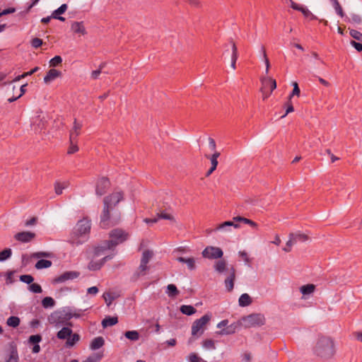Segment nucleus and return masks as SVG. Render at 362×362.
Listing matches in <instances>:
<instances>
[{
    "label": "nucleus",
    "instance_id": "obj_1",
    "mask_svg": "<svg viewBox=\"0 0 362 362\" xmlns=\"http://www.w3.org/2000/svg\"><path fill=\"white\" fill-rule=\"evenodd\" d=\"M123 199V193L114 192L104 198V208L100 215V226L103 228L115 226L120 221V212L115 209L116 205Z\"/></svg>",
    "mask_w": 362,
    "mask_h": 362
},
{
    "label": "nucleus",
    "instance_id": "obj_2",
    "mask_svg": "<svg viewBox=\"0 0 362 362\" xmlns=\"http://www.w3.org/2000/svg\"><path fill=\"white\" fill-rule=\"evenodd\" d=\"M129 238V234L121 228H115L110 233V240L101 243L95 247V256H101L107 250H110L117 245L124 243Z\"/></svg>",
    "mask_w": 362,
    "mask_h": 362
},
{
    "label": "nucleus",
    "instance_id": "obj_3",
    "mask_svg": "<svg viewBox=\"0 0 362 362\" xmlns=\"http://www.w3.org/2000/svg\"><path fill=\"white\" fill-rule=\"evenodd\" d=\"M314 354L322 358L329 359L335 354L333 339L329 337L320 336L313 347Z\"/></svg>",
    "mask_w": 362,
    "mask_h": 362
},
{
    "label": "nucleus",
    "instance_id": "obj_4",
    "mask_svg": "<svg viewBox=\"0 0 362 362\" xmlns=\"http://www.w3.org/2000/svg\"><path fill=\"white\" fill-rule=\"evenodd\" d=\"M214 268L218 274H224L227 276L224 280V284L226 290L231 291L233 289L234 281L235 279V269L234 267H228L226 260L220 259L214 263Z\"/></svg>",
    "mask_w": 362,
    "mask_h": 362
},
{
    "label": "nucleus",
    "instance_id": "obj_5",
    "mask_svg": "<svg viewBox=\"0 0 362 362\" xmlns=\"http://www.w3.org/2000/svg\"><path fill=\"white\" fill-rule=\"evenodd\" d=\"M90 221L89 219L84 218L78 221L76 223L74 233L78 237H83L90 232Z\"/></svg>",
    "mask_w": 362,
    "mask_h": 362
},
{
    "label": "nucleus",
    "instance_id": "obj_6",
    "mask_svg": "<svg viewBox=\"0 0 362 362\" xmlns=\"http://www.w3.org/2000/svg\"><path fill=\"white\" fill-rule=\"evenodd\" d=\"M228 320H224L218 324L217 327L221 329L219 332L220 334L228 335L235 333L241 322L240 320H238V322H233L229 325H228Z\"/></svg>",
    "mask_w": 362,
    "mask_h": 362
},
{
    "label": "nucleus",
    "instance_id": "obj_7",
    "mask_svg": "<svg viewBox=\"0 0 362 362\" xmlns=\"http://www.w3.org/2000/svg\"><path fill=\"white\" fill-rule=\"evenodd\" d=\"M202 254L205 258L216 259L223 257V252L220 247L208 246L202 251Z\"/></svg>",
    "mask_w": 362,
    "mask_h": 362
},
{
    "label": "nucleus",
    "instance_id": "obj_8",
    "mask_svg": "<svg viewBox=\"0 0 362 362\" xmlns=\"http://www.w3.org/2000/svg\"><path fill=\"white\" fill-rule=\"evenodd\" d=\"M210 318H198L192 325V337H197L201 335L204 329L205 326L209 321Z\"/></svg>",
    "mask_w": 362,
    "mask_h": 362
},
{
    "label": "nucleus",
    "instance_id": "obj_9",
    "mask_svg": "<svg viewBox=\"0 0 362 362\" xmlns=\"http://www.w3.org/2000/svg\"><path fill=\"white\" fill-rule=\"evenodd\" d=\"M98 257L99 256H97V257L95 256V250H94L93 252L92 259L88 265V269L89 270H90V271L99 270L103 266V264H105V262L107 260L112 259V256L107 255V256L103 257L102 259H100L99 260L95 259Z\"/></svg>",
    "mask_w": 362,
    "mask_h": 362
},
{
    "label": "nucleus",
    "instance_id": "obj_10",
    "mask_svg": "<svg viewBox=\"0 0 362 362\" xmlns=\"http://www.w3.org/2000/svg\"><path fill=\"white\" fill-rule=\"evenodd\" d=\"M299 291L302 294L301 299H308L315 291V286L313 284L303 285L299 288Z\"/></svg>",
    "mask_w": 362,
    "mask_h": 362
},
{
    "label": "nucleus",
    "instance_id": "obj_11",
    "mask_svg": "<svg viewBox=\"0 0 362 362\" xmlns=\"http://www.w3.org/2000/svg\"><path fill=\"white\" fill-rule=\"evenodd\" d=\"M42 341V336L40 334H34L29 337L28 342L30 345H33L32 352L37 354L40 351V346L38 344Z\"/></svg>",
    "mask_w": 362,
    "mask_h": 362
},
{
    "label": "nucleus",
    "instance_id": "obj_12",
    "mask_svg": "<svg viewBox=\"0 0 362 362\" xmlns=\"http://www.w3.org/2000/svg\"><path fill=\"white\" fill-rule=\"evenodd\" d=\"M71 30L73 33L78 35H85L87 33L83 21L72 22L71 23Z\"/></svg>",
    "mask_w": 362,
    "mask_h": 362
},
{
    "label": "nucleus",
    "instance_id": "obj_13",
    "mask_svg": "<svg viewBox=\"0 0 362 362\" xmlns=\"http://www.w3.org/2000/svg\"><path fill=\"white\" fill-rule=\"evenodd\" d=\"M110 186V182L107 178L103 177L100 179L97 183L95 192L99 196L105 194L106 189Z\"/></svg>",
    "mask_w": 362,
    "mask_h": 362
},
{
    "label": "nucleus",
    "instance_id": "obj_14",
    "mask_svg": "<svg viewBox=\"0 0 362 362\" xmlns=\"http://www.w3.org/2000/svg\"><path fill=\"white\" fill-rule=\"evenodd\" d=\"M35 237V234L29 232V231H23L21 233H18L15 235V238L22 243H28L31 241Z\"/></svg>",
    "mask_w": 362,
    "mask_h": 362
},
{
    "label": "nucleus",
    "instance_id": "obj_15",
    "mask_svg": "<svg viewBox=\"0 0 362 362\" xmlns=\"http://www.w3.org/2000/svg\"><path fill=\"white\" fill-rule=\"evenodd\" d=\"M82 124L74 119V126L70 131L69 141H77V137L81 133Z\"/></svg>",
    "mask_w": 362,
    "mask_h": 362
},
{
    "label": "nucleus",
    "instance_id": "obj_16",
    "mask_svg": "<svg viewBox=\"0 0 362 362\" xmlns=\"http://www.w3.org/2000/svg\"><path fill=\"white\" fill-rule=\"evenodd\" d=\"M19 356L16 345L13 343L10 345L9 355L6 360V362H18Z\"/></svg>",
    "mask_w": 362,
    "mask_h": 362
},
{
    "label": "nucleus",
    "instance_id": "obj_17",
    "mask_svg": "<svg viewBox=\"0 0 362 362\" xmlns=\"http://www.w3.org/2000/svg\"><path fill=\"white\" fill-rule=\"evenodd\" d=\"M61 74V71L54 69H52L49 70L47 75L44 77V82L48 84L55 80L57 78L59 77Z\"/></svg>",
    "mask_w": 362,
    "mask_h": 362
},
{
    "label": "nucleus",
    "instance_id": "obj_18",
    "mask_svg": "<svg viewBox=\"0 0 362 362\" xmlns=\"http://www.w3.org/2000/svg\"><path fill=\"white\" fill-rule=\"evenodd\" d=\"M235 221H226L218 225L215 229V231L221 230L223 232H228L230 230V227L233 226L235 228H239V225L235 223Z\"/></svg>",
    "mask_w": 362,
    "mask_h": 362
},
{
    "label": "nucleus",
    "instance_id": "obj_19",
    "mask_svg": "<svg viewBox=\"0 0 362 362\" xmlns=\"http://www.w3.org/2000/svg\"><path fill=\"white\" fill-rule=\"evenodd\" d=\"M262 84L263 88H267V87H270L271 92H272L276 88V82L274 79L269 77L262 78Z\"/></svg>",
    "mask_w": 362,
    "mask_h": 362
},
{
    "label": "nucleus",
    "instance_id": "obj_20",
    "mask_svg": "<svg viewBox=\"0 0 362 362\" xmlns=\"http://www.w3.org/2000/svg\"><path fill=\"white\" fill-rule=\"evenodd\" d=\"M177 260L182 263H185L187 267L190 270H194L196 268L195 259L194 257H179Z\"/></svg>",
    "mask_w": 362,
    "mask_h": 362
},
{
    "label": "nucleus",
    "instance_id": "obj_21",
    "mask_svg": "<svg viewBox=\"0 0 362 362\" xmlns=\"http://www.w3.org/2000/svg\"><path fill=\"white\" fill-rule=\"evenodd\" d=\"M66 9L67 5L66 4L61 5L57 9L53 11L52 17L61 21H64L65 18L64 17L59 16V15L63 14L66 11Z\"/></svg>",
    "mask_w": 362,
    "mask_h": 362
},
{
    "label": "nucleus",
    "instance_id": "obj_22",
    "mask_svg": "<svg viewBox=\"0 0 362 362\" xmlns=\"http://www.w3.org/2000/svg\"><path fill=\"white\" fill-rule=\"evenodd\" d=\"M105 344V340L103 337H97L94 338L90 344L91 350H97L101 348Z\"/></svg>",
    "mask_w": 362,
    "mask_h": 362
},
{
    "label": "nucleus",
    "instance_id": "obj_23",
    "mask_svg": "<svg viewBox=\"0 0 362 362\" xmlns=\"http://www.w3.org/2000/svg\"><path fill=\"white\" fill-rule=\"evenodd\" d=\"M289 238H291L295 243H296L298 241L305 242L306 240H308V237L307 235L300 233H290Z\"/></svg>",
    "mask_w": 362,
    "mask_h": 362
},
{
    "label": "nucleus",
    "instance_id": "obj_24",
    "mask_svg": "<svg viewBox=\"0 0 362 362\" xmlns=\"http://www.w3.org/2000/svg\"><path fill=\"white\" fill-rule=\"evenodd\" d=\"M78 275L79 274L76 272H66L59 277V281H65L66 280L74 279L77 278Z\"/></svg>",
    "mask_w": 362,
    "mask_h": 362
},
{
    "label": "nucleus",
    "instance_id": "obj_25",
    "mask_svg": "<svg viewBox=\"0 0 362 362\" xmlns=\"http://www.w3.org/2000/svg\"><path fill=\"white\" fill-rule=\"evenodd\" d=\"M231 46H232V55H231L230 66L232 67L233 69H235V68H236L235 64H236V61L238 59V50H237V47H236L235 44L233 42H231Z\"/></svg>",
    "mask_w": 362,
    "mask_h": 362
},
{
    "label": "nucleus",
    "instance_id": "obj_26",
    "mask_svg": "<svg viewBox=\"0 0 362 362\" xmlns=\"http://www.w3.org/2000/svg\"><path fill=\"white\" fill-rule=\"evenodd\" d=\"M238 303L242 307L247 306L252 303L251 297L247 293H243L239 298Z\"/></svg>",
    "mask_w": 362,
    "mask_h": 362
},
{
    "label": "nucleus",
    "instance_id": "obj_27",
    "mask_svg": "<svg viewBox=\"0 0 362 362\" xmlns=\"http://www.w3.org/2000/svg\"><path fill=\"white\" fill-rule=\"evenodd\" d=\"M72 334V330L69 327H63L57 333V337L60 339H67Z\"/></svg>",
    "mask_w": 362,
    "mask_h": 362
},
{
    "label": "nucleus",
    "instance_id": "obj_28",
    "mask_svg": "<svg viewBox=\"0 0 362 362\" xmlns=\"http://www.w3.org/2000/svg\"><path fill=\"white\" fill-rule=\"evenodd\" d=\"M148 264L143 263L142 262H140L139 267H138L135 275L137 276V277L141 276H144L146 274L147 272L149 269V267L147 265Z\"/></svg>",
    "mask_w": 362,
    "mask_h": 362
},
{
    "label": "nucleus",
    "instance_id": "obj_29",
    "mask_svg": "<svg viewBox=\"0 0 362 362\" xmlns=\"http://www.w3.org/2000/svg\"><path fill=\"white\" fill-rule=\"evenodd\" d=\"M233 220L235 222H243L245 224H247L249 226H250L252 228H257V224L254 222L253 221L250 220V219H248V218H244V217H242V216H235V217H233Z\"/></svg>",
    "mask_w": 362,
    "mask_h": 362
},
{
    "label": "nucleus",
    "instance_id": "obj_30",
    "mask_svg": "<svg viewBox=\"0 0 362 362\" xmlns=\"http://www.w3.org/2000/svg\"><path fill=\"white\" fill-rule=\"evenodd\" d=\"M107 306H110L112 301L117 298V295L112 292H105L103 296Z\"/></svg>",
    "mask_w": 362,
    "mask_h": 362
},
{
    "label": "nucleus",
    "instance_id": "obj_31",
    "mask_svg": "<svg viewBox=\"0 0 362 362\" xmlns=\"http://www.w3.org/2000/svg\"><path fill=\"white\" fill-rule=\"evenodd\" d=\"M103 357V351L97 352L92 356H90L86 360L83 362H99Z\"/></svg>",
    "mask_w": 362,
    "mask_h": 362
},
{
    "label": "nucleus",
    "instance_id": "obj_32",
    "mask_svg": "<svg viewBox=\"0 0 362 362\" xmlns=\"http://www.w3.org/2000/svg\"><path fill=\"white\" fill-rule=\"evenodd\" d=\"M52 266V262L47 259H40L35 264V268L37 269H42L49 268Z\"/></svg>",
    "mask_w": 362,
    "mask_h": 362
},
{
    "label": "nucleus",
    "instance_id": "obj_33",
    "mask_svg": "<svg viewBox=\"0 0 362 362\" xmlns=\"http://www.w3.org/2000/svg\"><path fill=\"white\" fill-rule=\"evenodd\" d=\"M153 256V252L149 250H146L142 252L141 262L148 264Z\"/></svg>",
    "mask_w": 362,
    "mask_h": 362
},
{
    "label": "nucleus",
    "instance_id": "obj_34",
    "mask_svg": "<svg viewBox=\"0 0 362 362\" xmlns=\"http://www.w3.org/2000/svg\"><path fill=\"white\" fill-rule=\"evenodd\" d=\"M166 293L169 297L174 298L179 294V291L174 284H169L167 286Z\"/></svg>",
    "mask_w": 362,
    "mask_h": 362
},
{
    "label": "nucleus",
    "instance_id": "obj_35",
    "mask_svg": "<svg viewBox=\"0 0 362 362\" xmlns=\"http://www.w3.org/2000/svg\"><path fill=\"white\" fill-rule=\"evenodd\" d=\"M69 186V182H56L54 185V190L57 194H62V192L64 189L67 188Z\"/></svg>",
    "mask_w": 362,
    "mask_h": 362
},
{
    "label": "nucleus",
    "instance_id": "obj_36",
    "mask_svg": "<svg viewBox=\"0 0 362 362\" xmlns=\"http://www.w3.org/2000/svg\"><path fill=\"white\" fill-rule=\"evenodd\" d=\"M180 311L182 314L186 315H192L195 313V308L192 305H182Z\"/></svg>",
    "mask_w": 362,
    "mask_h": 362
},
{
    "label": "nucleus",
    "instance_id": "obj_37",
    "mask_svg": "<svg viewBox=\"0 0 362 362\" xmlns=\"http://www.w3.org/2000/svg\"><path fill=\"white\" fill-rule=\"evenodd\" d=\"M124 336L132 341H137L139 339V333L136 330L127 331Z\"/></svg>",
    "mask_w": 362,
    "mask_h": 362
},
{
    "label": "nucleus",
    "instance_id": "obj_38",
    "mask_svg": "<svg viewBox=\"0 0 362 362\" xmlns=\"http://www.w3.org/2000/svg\"><path fill=\"white\" fill-rule=\"evenodd\" d=\"M118 322V318H103L102 325L104 328L116 325Z\"/></svg>",
    "mask_w": 362,
    "mask_h": 362
},
{
    "label": "nucleus",
    "instance_id": "obj_39",
    "mask_svg": "<svg viewBox=\"0 0 362 362\" xmlns=\"http://www.w3.org/2000/svg\"><path fill=\"white\" fill-rule=\"evenodd\" d=\"M54 304V300L51 297H45L42 300V305L45 308H52Z\"/></svg>",
    "mask_w": 362,
    "mask_h": 362
},
{
    "label": "nucleus",
    "instance_id": "obj_40",
    "mask_svg": "<svg viewBox=\"0 0 362 362\" xmlns=\"http://www.w3.org/2000/svg\"><path fill=\"white\" fill-rule=\"evenodd\" d=\"M80 337L78 334H71L66 339V344L69 346H73L78 340Z\"/></svg>",
    "mask_w": 362,
    "mask_h": 362
},
{
    "label": "nucleus",
    "instance_id": "obj_41",
    "mask_svg": "<svg viewBox=\"0 0 362 362\" xmlns=\"http://www.w3.org/2000/svg\"><path fill=\"white\" fill-rule=\"evenodd\" d=\"M12 254V251L11 249H5L3 251L0 252V261H4L9 258Z\"/></svg>",
    "mask_w": 362,
    "mask_h": 362
},
{
    "label": "nucleus",
    "instance_id": "obj_42",
    "mask_svg": "<svg viewBox=\"0 0 362 362\" xmlns=\"http://www.w3.org/2000/svg\"><path fill=\"white\" fill-rule=\"evenodd\" d=\"M299 11H300L306 18H310V19L315 18V16L308 10V8L303 6H301V7L299 9Z\"/></svg>",
    "mask_w": 362,
    "mask_h": 362
},
{
    "label": "nucleus",
    "instance_id": "obj_43",
    "mask_svg": "<svg viewBox=\"0 0 362 362\" xmlns=\"http://www.w3.org/2000/svg\"><path fill=\"white\" fill-rule=\"evenodd\" d=\"M28 289L30 291L35 293H40L42 291L40 285L38 284H35V283L31 284L29 286Z\"/></svg>",
    "mask_w": 362,
    "mask_h": 362
},
{
    "label": "nucleus",
    "instance_id": "obj_44",
    "mask_svg": "<svg viewBox=\"0 0 362 362\" xmlns=\"http://www.w3.org/2000/svg\"><path fill=\"white\" fill-rule=\"evenodd\" d=\"M203 346L206 349L214 350L216 346L212 339H206L203 341Z\"/></svg>",
    "mask_w": 362,
    "mask_h": 362
},
{
    "label": "nucleus",
    "instance_id": "obj_45",
    "mask_svg": "<svg viewBox=\"0 0 362 362\" xmlns=\"http://www.w3.org/2000/svg\"><path fill=\"white\" fill-rule=\"evenodd\" d=\"M219 156H220V153L215 151L214 154L210 158L211 167L216 168V167L218 165V160L217 159Z\"/></svg>",
    "mask_w": 362,
    "mask_h": 362
},
{
    "label": "nucleus",
    "instance_id": "obj_46",
    "mask_svg": "<svg viewBox=\"0 0 362 362\" xmlns=\"http://www.w3.org/2000/svg\"><path fill=\"white\" fill-rule=\"evenodd\" d=\"M350 35L358 40L360 42H362V33L356 30H350Z\"/></svg>",
    "mask_w": 362,
    "mask_h": 362
},
{
    "label": "nucleus",
    "instance_id": "obj_47",
    "mask_svg": "<svg viewBox=\"0 0 362 362\" xmlns=\"http://www.w3.org/2000/svg\"><path fill=\"white\" fill-rule=\"evenodd\" d=\"M78 151V147L76 144V141H70V146L68 149V154H72Z\"/></svg>",
    "mask_w": 362,
    "mask_h": 362
},
{
    "label": "nucleus",
    "instance_id": "obj_48",
    "mask_svg": "<svg viewBox=\"0 0 362 362\" xmlns=\"http://www.w3.org/2000/svg\"><path fill=\"white\" fill-rule=\"evenodd\" d=\"M157 218H158V220L160 218H163V219H166V220L174 221V217L171 214H168L165 211H161V212L158 213L157 214Z\"/></svg>",
    "mask_w": 362,
    "mask_h": 362
},
{
    "label": "nucleus",
    "instance_id": "obj_49",
    "mask_svg": "<svg viewBox=\"0 0 362 362\" xmlns=\"http://www.w3.org/2000/svg\"><path fill=\"white\" fill-rule=\"evenodd\" d=\"M21 318H8L7 325L10 327H16L19 325Z\"/></svg>",
    "mask_w": 362,
    "mask_h": 362
},
{
    "label": "nucleus",
    "instance_id": "obj_50",
    "mask_svg": "<svg viewBox=\"0 0 362 362\" xmlns=\"http://www.w3.org/2000/svg\"><path fill=\"white\" fill-rule=\"evenodd\" d=\"M334 9H335V11L337 12V13L341 16V17H343L344 16V12H343V10H342V8L341 6H340L338 0H337L336 1H334L333 4H332Z\"/></svg>",
    "mask_w": 362,
    "mask_h": 362
},
{
    "label": "nucleus",
    "instance_id": "obj_51",
    "mask_svg": "<svg viewBox=\"0 0 362 362\" xmlns=\"http://www.w3.org/2000/svg\"><path fill=\"white\" fill-rule=\"evenodd\" d=\"M20 280L25 284H30L33 281L34 279L31 275L24 274L20 276Z\"/></svg>",
    "mask_w": 362,
    "mask_h": 362
},
{
    "label": "nucleus",
    "instance_id": "obj_52",
    "mask_svg": "<svg viewBox=\"0 0 362 362\" xmlns=\"http://www.w3.org/2000/svg\"><path fill=\"white\" fill-rule=\"evenodd\" d=\"M62 62V59L60 56H55L49 61L50 66H57L60 64Z\"/></svg>",
    "mask_w": 362,
    "mask_h": 362
},
{
    "label": "nucleus",
    "instance_id": "obj_53",
    "mask_svg": "<svg viewBox=\"0 0 362 362\" xmlns=\"http://www.w3.org/2000/svg\"><path fill=\"white\" fill-rule=\"evenodd\" d=\"M296 244L291 238H289L288 240L286 243V246L283 248V250L286 252H289L291 250L292 246Z\"/></svg>",
    "mask_w": 362,
    "mask_h": 362
},
{
    "label": "nucleus",
    "instance_id": "obj_54",
    "mask_svg": "<svg viewBox=\"0 0 362 362\" xmlns=\"http://www.w3.org/2000/svg\"><path fill=\"white\" fill-rule=\"evenodd\" d=\"M50 256V254L46 252H35L32 255V257L33 258H40V257H48Z\"/></svg>",
    "mask_w": 362,
    "mask_h": 362
},
{
    "label": "nucleus",
    "instance_id": "obj_55",
    "mask_svg": "<svg viewBox=\"0 0 362 362\" xmlns=\"http://www.w3.org/2000/svg\"><path fill=\"white\" fill-rule=\"evenodd\" d=\"M42 45V40L40 38L35 37L33 38L31 41V45L34 48H38Z\"/></svg>",
    "mask_w": 362,
    "mask_h": 362
},
{
    "label": "nucleus",
    "instance_id": "obj_56",
    "mask_svg": "<svg viewBox=\"0 0 362 362\" xmlns=\"http://www.w3.org/2000/svg\"><path fill=\"white\" fill-rule=\"evenodd\" d=\"M293 89L291 95H290V98L293 95L299 96V95H300V89H299L298 83L296 82H293Z\"/></svg>",
    "mask_w": 362,
    "mask_h": 362
},
{
    "label": "nucleus",
    "instance_id": "obj_57",
    "mask_svg": "<svg viewBox=\"0 0 362 362\" xmlns=\"http://www.w3.org/2000/svg\"><path fill=\"white\" fill-rule=\"evenodd\" d=\"M261 50H262V54H263V58H264V63H265L266 67H267V70H269V69L270 64H269V59H268V58L267 57L265 48L262 46L261 47Z\"/></svg>",
    "mask_w": 362,
    "mask_h": 362
},
{
    "label": "nucleus",
    "instance_id": "obj_58",
    "mask_svg": "<svg viewBox=\"0 0 362 362\" xmlns=\"http://www.w3.org/2000/svg\"><path fill=\"white\" fill-rule=\"evenodd\" d=\"M238 254H239L240 257H241L243 258V259L244 260V262L246 264L250 263V259L249 258V257L245 251H240L238 252Z\"/></svg>",
    "mask_w": 362,
    "mask_h": 362
},
{
    "label": "nucleus",
    "instance_id": "obj_59",
    "mask_svg": "<svg viewBox=\"0 0 362 362\" xmlns=\"http://www.w3.org/2000/svg\"><path fill=\"white\" fill-rule=\"evenodd\" d=\"M351 45L358 52L362 51V44L360 42H356L354 40L351 41Z\"/></svg>",
    "mask_w": 362,
    "mask_h": 362
},
{
    "label": "nucleus",
    "instance_id": "obj_60",
    "mask_svg": "<svg viewBox=\"0 0 362 362\" xmlns=\"http://www.w3.org/2000/svg\"><path fill=\"white\" fill-rule=\"evenodd\" d=\"M202 360L196 354H191L189 356V362H201Z\"/></svg>",
    "mask_w": 362,
    "mask_h": 362
},
{
    "label": "nucleus",
    "instance_id": "obj_61",
    "mask_svg": "<svg viewBox=\"0 0 362 362\" xmlns=\"http://www.w3.org/2000/svg\"><path fill=\"white\" fill-rule=\"evenodd\" d=\"M98 292V288L96 286H92L87 289V293L90 295H95Z\"/></svg>",
    "mask_w": 362,
    "mask_h": 362
},
{
    "label": "nucleus",
    "instance_id": "obj_62",
    "mask_svg": "<svg viewBox=\"0 0 362 362\" xmlns=\"http://www.w3.org/2000/svg\"><path fill=\"white\" fill-rule=\"evenodd\" d=\"M294 109L293 105L291 103H288L287 105V109L286 110V113L281 116V118L285 117L288 113L293 112Z\"/></svg>",
    "mask_w": 362,
    "mask_h": 362
},
{
    "label": "nucleus",
    "instance_id": "obj_63",
    "mask_svg": "<svg viewBox=\"0 0 362 362\" xmlns=\"http://www.w3.org/2000/svg\"><path fill=\"white\" fill-rule=\"evenodd\" d=\"M243 361H245L246 362H250L251 360V354L249 352H245L243 354Z\"/></svg>",
    "mask_w": 362,
    "mask_h": 362
},
{
    "label": "nucleus",
    "instance_id": "obj_64",
    "mask_svg": "<svg viewBox=\"0 0 362 362\" xmlns=\"http://www.w3.org/2000/svg\"><path fill=\"white\" fill-rule=\"evenodd\" d=\"M37 218L35 217L31 218L30 220L26 221L25 225L26 226H33L35 224Z\"/></svg>",
    "mask_w": 362,
    "mask_h": 362
}]
</instances>
